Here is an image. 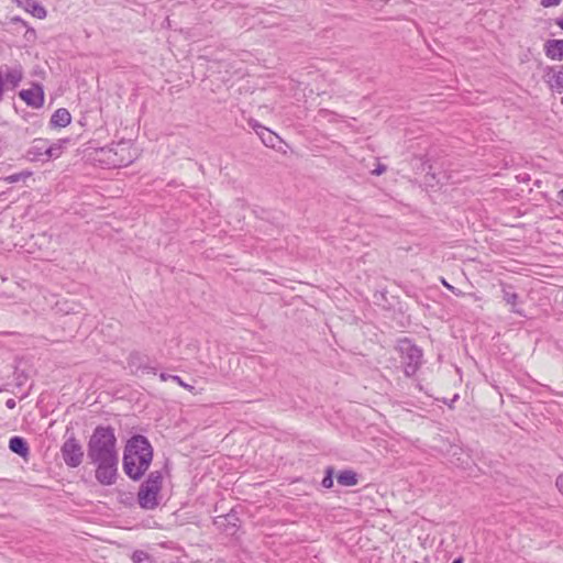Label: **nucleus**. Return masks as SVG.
I'll return each instance as SVG.
<instances>
[{"mask_svg":"<svg viewBox=\"0 0 563 563\" xmlns=\"http://www.w3.org/2000/svg\"><path fill=\"white\" fill-rule=\"evenodd\" d=\"M118 440L114 428L97 426L87 443V457L95 466V477L103 486H111L118 478Z\"/></svg>","mask_w":563,"mask_h":563,"instance_id":"obj_1","label":"nucleus"},{"mask_svg":"<svg viewBox=\"0 0 563 563\" xmlns=\"http://www.w3.org/2000/svg\"><path fill=\"white\" fill-rule=\"evenodd\" d=\"M153 460V448L144 435L136 434L128 440L123 451V471L132 481H139L148 470Z\"/></svg>","mask_w":563,"mask_h":563,"instance_id":"obj_2","label":"nucleus"},{"mask_svg":"<svg viewBox=\"0 0 563 563\" xmlns=\"http://www.w3.org/2000/svg\"><path fill=\"white\" fill-rule=\"evenodd\" d=\"M100 161L113 168L128 166L135 158L132 145L128 141L112 143L99 151Z\"/></svg>","mask_w":563,"mask_h":563,"instance_id":"obj_3","label":"nucleus"},{"mask_svg":"<svg viewBox=\"0 0 563 563\" xmlns=\"http://www.w3.org/2000/svg\"><path fill=\"white\" fill-rule=\"evenodd\" d=\"M163 476L159 471L151 472L137 493V501L143 509H154L158 505V494Z\"/></svg>","mask_w":563,"mask_h":563,"instance_id":"obj_4","label":"nucleus"},{"mask_svg":"<svg viewBox=\"0 0 563 563\" xmlns=\"http://www.w3.org/2000/svg\"><path fill=\"white\" fill-rule=\"evenodd\" d=\"M399 352L406 376L415 375L422 363V350L410 340L404 339L399 341Z\"/></svg>","mask_w":563,"mask_h":563,"instance_id":"obj_5","label":"nucleus"},{"mask_svg":"<svg viewBox=\"0 0 563 563\" xmlns=\"http://www.w3.org/2000/svg\"><path fill=\"white\" fill-rule=\"evenodd\" d=\"M60 454L63 461L68 467L75 468L82 463L84 449L79 440L74 434L64 441L60 448Z\"/></svg>","mask_w":563,"mask_h":563,"instance_id":"obj_6","label":"nucleus"},{"mask_svg":"<svg viewBox=\"0 0 563 563\" xmlns=\"http://www.w3.org/2000/svg\"><path fill=\"white\" fill-rule=\"evenodd\" d=\"M128 366L134 374H156L157 367L152 364L147 356L134 352L128 358Z\"/></svg>","mask_w":563,"mask_h":563,"instance_id":"obj_7","label":"nucleus"},{"mask_svg":"<svg viewBox=\"0 0 563 563\" xmlns=\"http://www.w3.org/2000/svg\"><path fill=\"white\" fill-rule=\"evenodd\" d=\"M20 98L27 104L38 109L44 103V92L41 86L23 89L19 92Z\"/></svg>","mask_w":563,"mask_h":563,"instance_id":"obj_8","label":"nucleus"},{"mask_svg":"<svg viewBox=\"0 0 563 563\" xmlns=\"http://www.w3.org/2000/svg\"><path fill=\"white\" fill-rule=\"evenodd\" d=\"M545 55L553 60L563 59V40H549L544 44Z\"/></svg>","mask_w":563,"mask_h":563,"instance_id":"obj_9","label":"nucleus"},{"mask_svg":"<svg viewBox=\"0 0 563 563\" xmlns=\"http://www.w3.org/2000/svg\"><path fill=\"white\" fill-rule=\"evenodd\" d=\"M501 292H503V299L506 301L507 305L511 306V311L517 314H522V311L516 308V305L518 303L519 296L514 290V287L511 285L501 284Z\"/></svg>","mask_w":563,"mask_h":563,"instance_id":"obj_10","label":"nucleus"},{"mask_svg":"<svg viewBox=\"0 0 563 563\" xmlns=\"http://www.w3.org/2000/svg\"><path fill=\"white\" fill-rule=\"evenodd\" d=\"M71 121L69 111L65 108L57 109L51 117L49 124L54 128H65Z\"/></svg>","mask_w":563,"mask_h":563,"instance_id":"obj_11","label":"nucleus"},{"mask_svg":"<svg viewBox=\"0 0 563 563\" xmlns=\"http://www.w3.org/2000/svg\"><path fill=\"white\" fill-rule=\"evenodd\" d=\"M47 143L48 140L46 139H35L27 151V155L31 159H37L41 156H45L47 158Z\"/></svg>","mask_w":563,"mask_h":563,"instance_id":"obj_12","label":"nucleus"},{"mask_svg":"<svg viewBox=\"0 0 563 563\" xmlns=\"http://www.w3.org/2000/svg\"><path fill=\"white\" fill-rule=\"evenodd\" d=\"M9 449L20 455L21 457H26L30 453L29 444L22 437H12L9 441Z\"/></svg>","mask_w":563,"mask_h":563,"instance_id":"obj_13","label":"nucleus"},{"mask_svg":"<svg viewBox=\"0 0 563 563\" xmlns=\"http://www.w3.org/2000/svg\"><path fill=\"white\" fill-rule=\"evenodd\" d=\"M252 126L266 146H275V141L278 136L274 132L258 123L253 124Z\"/></svg>","mask_w":563,"mask_h":563,"instance_id":"obj_14","label":"nucleus"},{"mask_svg":"<svg viewBox=\"0 0 563 563\" xmlns=\"http://www.w3.org/2000/svg\"><path fill=\"white\" fill-rule=\"evenodd\" d=\"M68 142V139H60L53 144L47 143V159L59 157L63 153L65 144H67Z\"/></svg>","mask_w":563,"mask_h":563,"instance_id":"obj_15","label":"nucleus"},{"mask_svg":"<svg viewBox=\"0 0 563 563\" xmlns=\"http://www.w3.org/2000/svg\"><path fill=\"white\" fill-rule=\"evenodd\" d=\"M338 483L342 486H354L357 484V475L351 470H345L336 476Z\"/></svg>","mask_w":563,"mask_h":563,"instance_id":"obj_16","label":"nucleus"},{"mask_svg":"<svg viewBox=\"0 0 563 563\" xmlns=\"http://www.w3.org/2000/svg\"><path fill=\"white\" fill-rule=\"evenodd\" d=\"M5 80L13 87H16L23 78V71L21 67L10 68L4 74Z\"/></svg>","mask_w":563,"mask_h":563,"instance_id":"obj_17","label":"nucleus"},{"mask_svg":"<svg viewBox=\"0 0 563 563\" xmlns=\"http://www.w3.org/2000/svg\"><path fill=\"white\" fill-rule=\"evenodd\" d=\"M131 560L133 563H153L152 556L143 550L134 551Z\"/></svg>","mask_w":563,"mask_h":563,"instance_id":"obj_18","label":"nucleus"},{"mask_svg":"<svg viewBox=\"0 0 563 563\" xmlns=\"http://www.w3.org/2000/svg\"><path fill=\"white\" fill-rule=\"evenodd\" d=\"M31 175H32L31 172L23 170V172H20V173H15V174L9 175L8 177H5V181L8 184H14V183H18L20 180H25L26 178L31 177Z\"/></svg>","mask_w":563,"mask_h":563,"instance_id":"obj_19","label":"nucleus"},{"mask_svg":"<svg viewBox=\"0 0 563 563\" xmlns=\"http://www.w3.org/2000/svg\"><path fill=\"white\" fill-rule=\"evenodd\" d=\"M552 88L559 92L563 91V71L554 73L550 79Z\"/></svg>","mask_w":563,"mask_h":563,"instance_id":"obj_20","label":"nucleus"},{"mask_svg":"<svg viewBox=\"0 0 563 563\" xmlns=\"http://www.w3.org/2000/svg\"><path fill=\"white\" fill-rule=\"evenodd\" d=\"M31 13L33 16L37 19H45L47 15L46 9L40 3H33L31 8Z\"/></svg>","mask_w":563,"mask_h":563,"instance_id":"obj_21","label":"nucleus"},{"mask_svg":"<svg viewBox=\"0 0 563 563\" xmlns=\"http://www.w3.org/2000/svg\"><path fill=\"white\" fill-rule=\"evenodd\" d=\"M333 470L331 467L327 468L325 476L322 479V486L324 488H331L333 486Z\"/></svg>","mask_w":563,"mask_h":563,"instance_id":"obj_22","label":"nucleus"},{"mask_svg":"<svg viewBox=\"0 0 563 563\" xmlns=\"http://www.w3.org/2000/svg\"><path fill=\"white\" fill-rule=\"evenodd\" d=\"M170 379L175 383H177L179 386L184 387L185 389H188L189 391H192L195 389L194 386L186 384L181 377L179 376H170Z\"/></svg>","mask_w":563,"mask_h":563,"instance_id":"obj_23","label":"nucleus"},{"mask_svg":"<svg viewBox=\"0 0 563 563\" xmlns=\"http://www.w3.org/2000/svg\"><path fill=\"white\" fill-rule=\"evenodd\" d=\"M442 284L444 285V287L448 290H450L452 294H454L457 297H461V296L465 295L462 290H460V289L453 287L452 285L448 284L444 279L442 280Z\"/></svg>","mask_w":563,"mask_h":563,"instance_id":"obj_24","label":"nucleus"},{"mask_svg":"<svg viewBox=\"0 0 563 563\" xmlns=\"http://www.w3.org/2000/svg\"><path fill=\"white\" fill-rule=\"evenodd\" d=\"M560 2H561V0H541V4L544 8H550V7L559 5Z\"/></svg>","mask_w":563,"mask_h":563,"instance_id":"obj_25","label":"nucleus"},{"mask_svg":"<svg viewBox=\"0 0 563 563\" xmlns=\"http://www.w3.org/2000/svg\"><path fill=\"white\" fill-rule=\"evenodd\" d=\"M556 487L563 494V474L556 478Z\"/></svg>","mask_w":563,"mask_h":563,"instance_id":"obj_26","label":"nucleus"},{"mask_svg":"<svg viewBox=\"0 0 563 563\" xmlns=\"http://www.w3.org/2000/svg\"><path fill=\"white\" fill-rule=\"evenodd\" d=\"M5 406H7V408H9V409H13V408H15L16 402H15V400H14V399L10 398V399H8V400L5 401Z\"/></svg>","mask_w":563,"mask_h":563,"instance_id":"obj_27","label":"nucleus"},{"mask_svg":"<svg viewBox=\"0 0 563 563\" xmlns=\"http://www.w3.org/2000/svg\"><path fill=\"white\" fill-rule=\"evenodd\" d=\"M385 169H386L385 166L379 165L373 173L375 175H380V174H383L385 172Z\"/></svg>","mask_w":563,"mask_h":563,"instance_id":"obj_28","label":"nucleus"},{"mask_svg":"<svg viewBox=\"0 0 563 563\" xmlns=\"http://www.w3.org/2000/svg\"><path fill=\"white\" fill-rule=\"evenodd\" d=\"M170 376L172 375H169V374L161 373L159 378H161V380L166 382V380L170 379Z\"/></svg>","mask_w":563,"mask_h":563,"instance_id":"obj_29","label":"nucleus"},{"mask_svg":"<svg viewBox=\"0 0 563 563\" xmlns=\"http://www.w3.org/2000/svg\"><path fill=\"white\" fill-rule=\"evenodd\" d=\"M555 23L560 29L563 30V15L556 19Z\"/></svg>","mask_w":563,"mask_h":563,"instance_id":"obj_30","label":"nucleus"},{"mask_svg":"<svg viewBox=\"0 0 563 563\" xmlns=\"http://www.w3.org/2000/svg\"><path fill=\"white\" fill-rule=\"evenodd\" d=\"M463 562H464L463 558L460 556V558H456L452 563H463Z\"/></svg>","mask_w":563,"mask_h":563,"instance_id":"obj_31","label":"nucleus"},{"mask_svg":"<svg viewBox=\"0 0 563 563\" xmlns=\"http://www.w3.org/2000/svg\"><path fill=\"white\" fill-rule=\"evenodd\" d=\"M559 198L563 201V189L559 191Z\"/></svg>","mask_w":563,"mask_h":563,"instance_id":"obj_32","label":"nucleus"}]
</instances>
